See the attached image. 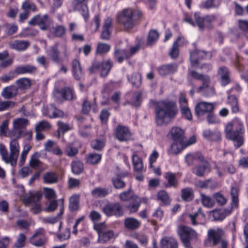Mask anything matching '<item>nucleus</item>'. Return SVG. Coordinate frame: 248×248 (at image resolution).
I'll use <instances>...</instances> for the list:
<instances>
[{"label":"nucleus","mask_w":248,"mask_h":248,"mask_svg":"<svg viewBox=\"0 0 248 248\" xmlns=\"http://www.w3.org/2000/svg\"><path fill=\"white\" fill-rule=\"evenodd\" d=\"M10 48L17 51H23L26 49L30 46V42L28 41L16 40L8 43Z\"/></svg>","instance_id":"nucleus-20"},{"label":"nucleus","mask_w":248,"mask_h":248,"mask_svg":"<svg viewBox=\"0 0 248 248\" xmlns=\"http://www.w3.org/2000/svg\"><path fill=\"white\" fill-rule=\"evenodd\" d=\"M142 16L141 12L138 10L124 9L118 14L117 21L125 30H130L136 25Z\"/></svg>","instance_id":"nucleus-2"},{"label":"nucleus","mask_w":248,"mask_h":248,"mask_svg":"<svg viewBox=\"0 0 248 248\" xmlns=\"http://www.w3.org/2000/svg\"><path fill=\"white\" fill-rule=\"evenodd\" d=\"M112 62L108 60L105 62L101 63V76L102 77H106L109 72L111 67L112 66Z\"/></svg>","instance_id":"nucleus-54"},{"label":"nucleus","mask_w":248,"mask_h":248,"mask_svg":"<svg viewBox=\"0 0 248 248\" xmlns=\"http://www.w3.org/2000/svg\"><path fill=\"white\" fill-rule=\"evenodd\" d=\"M161 248H178L177 241L172 237H165L161 240Z\"/></svg>","instance_id":"nucleus-30"},{"label":"nucleus","mask_w":248,"mask_h":248,"mask_svg":"<svg viewBox=\"0 0 248 248\" xmlns=\"http://www.w3.org/2000/svg\"><path fill=\"white\" fill-rule=\"evenodd\" d=\"M155 111L156 123L159 126L169 124L178 112L176 103L169 100L157 102Z\"/></svg>","instance_id":"nucleus-1"},{"label":"nucleus","mask_w":248,"mask_h":248,"mask_svg":"<svg viewBox=\"0 0 248 248\" xmlns=\"http://www.w3.org/2000/svg\"><path fill=\"white\" fill-rule=\"evenodd\" d=\"M202 165H197L192 169V172L198 176L202 177L207 170L209 171V164L207 162H203Z\"/></svg>","instance_id":"nucleus-34"},{"label":"nucleus","mask_w":248,"mask_h":248,"mask_svg":"<svg viewBox=\"0 0 248 248\" xmlns=\"http://www.w3.org/2000/svg\"><path fill=\"white\" fill-rule=\"evenodd\" d=\"M72 172L75 174L81 173L84 169L83 164L79 160L74 161L71 164Z\"/></svg>","instance_id":"nucleus-53"},{"label":"nucleus","mask_w":248,"mask_h":248,"mask_svg":"<svg viewBox=\"0 0 248 248\" xmlns=\"http://www.w3.org/2000/svg\"><path fill=\"white\" fill-rule=\"evenodd\" d=\"M29 165L31 167L34 168L41 166V162L38 159V153H34L31 157L29 162Z\"/></svg>","instance_id":"nucleus-58"},{"label":"nucleus","mask_w":248,"mask_h":248,"mask_svg":"<svg viewBox=\"0 0 248 248\" xmlns=\"http://www.w3.org/2000/svg\"><path fill=\"white\" fill-rule=\"evenodd\" d=\"M111 191V190H109L108 188L98 187L93 189L92 191L91 194L93 198H102L107 196Z\"/></svg>","instance_id":"nucleus-36"},{"label":"nucleus","mask_w":248,"mask_h":248,"mask_svg":"<svg viewBox=\"0 0 248 248\" xmlns=\"http://www.w3.org/2000/svg\"><path fill=\"white\" fill-rule=\"evenodd\" d=\"M132 162L134 170L137 172L142 171L144 170L142 160L137 155H132Z\"/></svg>","instance_id":"nucleus-41"},{"label":"nucleus","mask_w":248,"mask_h":248,"mask_svg":"<svg viewBox=\"0 0 248 248\" xmlns=\"http://www.w3.org/2000/svg\"><path fill=\"white\" fill-rule=\"evenodd\" d=\"M238 27L242 31L245 36L248 33V21L246 20H239Z\"/></svg>","instance_id":"nucleus-64"},{"label":"nucleus","mask_w":248,"mask_h":248,"mask_svg":"<svg viewBox=\"0 0 248 248\" xmlns=\"http://www.w3.org/2000/svg\"><path fill=\"white\" fill-rule=\"evenodd\" d=\"M72 67L75 78L77 80L80 79L83 77V73L79 61L76 59L74 60L72 63Z\"/></svg>","instance_id":"nucleus-27"},{"label":"nucleus","mask_w":248,"mask_h":248,"mask_svg":"<svg viewBox=\"0 0 248 248\" xmlns=\"http://www.w3.org/2000/svg\"><path fill=\"white\" fill-rule=\"evenodd\" d=\"M22 132L21 131L19 130L18 129H16L14 126L13 129L10 130L6 137H9L12 139H16V140H18L21 137V135Z\"/></svg>","instance_id":"nucleus-62"},{"label":"nucleus","mask_w":248,"mask_h":248,"mask_svg":"<svg viewBox=\"0 0 248 248\" xmlns=\"http://www.w3.org/2000/svg\"><path fill=\"white\" fill-rule=\"evenodd\" d=\"M63 212V204L62 202L61 206L60 212L56 217H43L42 218V221L44 223L54 224L59 221L60 217L62 215Z\"/></svg>","instance_id":"nucleus-40"},{"label":"nucleus","mask_w":248,"mask_h":248,"mask_svg":"<svg viewBox=\"0 0 248 248\" xmlns=\"http://www.w3.org/2000/svg\"><path fill=\"white\" fill-rule=\"evenodd\" d=\"M186 147V141L173 140L170 152L171 154L177 155Z\"/></svg>","instance_id":"nucleus-24"},{"label":"nucleus","mask_w":248,"mask_h":248,"mask_svg":"<svg viewBox=\"0 0 248 248\" xmlns=\"http://www.w3.org/2000/svg\"><path fill=\"white\" fill-rule=\"evenodd\" d=\"M207 52L204 51L195 50L190 53V60L192 66H195L198 61L205 58Z\"/></svg>","instance_id":"nucleus-21"},{"label":"nucleus","mask_w":248,"mask_h":248,"mask_svg":"<svg viewBox=\"0 0 248 248\" xmlns=\"http://www.w3.org/2000/svg\"><path fill=\"white\" fill-rule=\"evenodd\" d=\"M106 142V139L104 136L92 140L91 142V146L93 149L97 151H102L104 148Z\"/></svg>","instance_id":"nucleus-26"},{"label":"nucleus","mask_w":248,"mask_h":248,"mask_svg":"<svg viewBox=\"0 0 248 248\" xmlns=\"http://www.w3.org/2000/svg\"><path fill=\"white\" fill-rule=\"evenodd\" d=\"M19 148L18 140L16 139L11 140L9 143V153L5 146L0 145V155L2 160L13 166L16 165L19 154Z\"/></svg>","instance_id":"nucleus-4"},{"label":"nucleus","mask_w":248,"mask_h":248,"mask_svg":"<svg viewBox=\"0 0 248 248\" xmlns=\"http://www.w3.org/2000/svg\"><path fill=\"white\" fill-rule=\"evenodd\" d=\"M62 98L65 100H71L73 99V93L72 89L68 87H65L61 91Z\"/></svg>","instance_id":"nucleus-60"},{"label":"nucleus","mask_w":248,"mask_h":248,"mask_svg":"<svg viewBox=\"0 0 248 248\" xmlns=\"http://www.w3.org/2000/svg\"><path fill=\"white\" fill-rule=\"evenodd\" d=\"M79 197L78 195L72 196L69 200V208L70 211H74L78 208Z\"/></svg>","instance_id":"nucleus-57"},{"label":"nucleus","mask_w":248,"mask_h":248,"mask_svg":"<svg viewBox=\"0 0 248 248\" xmlns=\"http://www.w3.org/2000/svg\"><path fill=\"white\" fill-rule=\"evenodd\" d=\"M78 152L77 148L73 145V143H68L66 145L64 148V153L69 157H73Z\"/></svg>","instance_id":"nucleus-49"},{"label":"nucleus","mask_w":248,"mask_h":248,"mask_svg":"<svg viewBox=\"0 0 248 248\" xmlns=\"http://www.w3.org/2000/svg\"><path fill=\"white\" fill-rule=\"evenodd\" d=\"M43 178L44 183L49 184H56L59 181L58 175L53 171L46 172L43 175Z\"/></svg>","instance_id":"nucleus-33"},{"label":"nucleus","mask_w":248,"mask_h":248,"mask_svg":"<svg viewBox=\"0 0 248 248\" xmlns=\"http://www.w3.org/2000/svg\"><path fill=\"white\" fill-rule=\"evenodd\" d=\"M102 211L107 216L120 217L124 213L123 207L118 202L110 203L105 205Z\"/></svg>","instance_id":"nucleus-8"},{"label":"nucleus","mask_w":248,"mask_h":248,"mask_svg":"<svg viewBox=\"0 0 248 248\" xmlns=\"http://www.w3.org/2000/svg\"><path fill=\"white\" fill-rule=\"evenodd\" d=\"M165 178L167 181V183L165 184V187H176L178 185V180L175 174L171 172H167L165 174Z\"/></svg>","instance_id":"nucleus-32"},{"label":"nucleus","mask_w":248,"mask_h":248,"mask_svg":"<svg viewBox=\"0 0 248 248\" xmlns=\"http://www.w3.org/2000/svg\"><path fill=\"white\" fill-rule=\"evenodd\" d=\"M17 92V88L15 85H11L3 89L1 95L5 99H11L16 96Z\"/></svg>","instance_id":"nucleus-22"},{"label":"nucleus","mask_w":248,"mask_h":248,"mask_svg":"<svg viewBox=\"0 0 248 248\" xmlns=\"http://www.w3.org/2000/svg\"><path fill=\"white\" fill-rule=\"evenodd\" d=\"M46 239L45 237L44 230L40 229L30 238L31 243L36 247H41L46 242Z\"/></svg>","instance_id":"nucleus-13"},{"label":"nucleus","mask_w":248,"mask_h":248,"mask_svg":"<svg viewBox=\"0 0 248 248\" xmlns=\"http://www.w3.org/2000/svg\"><path fill=\"white\" fill-rule=\"evenodd\" d=\"M112 19L110 17H108L104 24L103 31L100 35V38L103 40H108L110 38V31L109 29L111 26Z\"/></svg>","instance_id":"nucleus-23"},{"label":"nucleus","mask_w":248,"mask_h":248,"mask_svg":"<svg viewBox=\"0 0 248 248\" xmlns=\"http://www.w3.org/2000/svg\"><path fill=\"white\" fill-rule=\"evenodd\" d=\"M215 105L213 103L201 102L195 106V113L198 117H202L206 114L213 111Z\"/></svg>","instance_id":"nucleus-12"},{"label":"nucleus","mask_w":248,"mask_h":248,"mask_svg":"<svg viewBox=\"0 0 248 248\" xmlns=\"http://www.w3.org/2000/svg\"><path fill=\"white\" fill-rule=\"evenodd\" d=\"M204 157L200 152L189 153L185 156V161L188 166H192L197 161L203 162Z\"/></svg>","instance_id":"nucleus-16"},{"label":"nucleus","mask_w":248,"mask_h":248,"mask_svg":"<svg viewBox=\"0 0 248 248\" xmlns=\"http://www.w3.org/2000/svg\"><path fill=\"white\" fill-rule=\"evenodd\" d=\"M26 239L25 234L20 233L16 237L14 247L15 248H23L25 246Z\"/></svg>","instance_id":"nucleus-52"},{"label":"nucleus","mask_w":248,"mask_h":248,"mask_svg":"<svg viewBox=\"0 0 248 248\" xmlns=\"http://www.w3.org/2000/svg\"><path fill=\"white\" fill-rule=\"evenodd\" d=\"M224 232L220 228L210 229L205 240V245L213 247L220 244L221 248H227L228 242L224 238Z\"/></svg>","instance_id":"nucleus-6"},{"label":"nucleus","mask_w":248,"mask_h":248,"mask_svg":"<svg viewBox=\"0 0 248 248\" xmlns=\"http://www.w3.org/2000/svg\"><path fill=\"white\" fill-rule=\"evenodd\" d=\"M136 196L131 188H130L128 190L121 193L119 195V198L122 201H130Z\"/></svg>","instance_id":"nucleus-46"},{"label":"nucleus","mask_w":248,"mask_h":248,"mask_svg":"<svg viewBox=\"0 0 248 248\" xmlns=\"http://www.w3.org/2000/svg\"><path fill=\"white\" fill-rule=\"evenodd\" d=\"M114 237V234L112 231H108L104 232L102 233H99L98 242L100 244H105Z\"/></svg>","instance_id":"nucleus-37"},{"label":"nucleus","mask_w":248,"mask_h":248,"mask_svg":"<svg viewBox=\"0 0 248 248\" xmlns=\"http://www.w3.org/2000/svg\"><path fill=\"white\" fill-rule=\"evenodd\" d=\"M57 125L58 126L57 132L58 137L59 138H60V132L64 133L65 132L71 130L70 126L67 124L64 123L62 122L59 121L57 123Z\"/></svg>","instance_id":"nucleus-61"},{"label":"nucleus","mask_w":248,"mask_h":248,"mask_svg":"<svg viewBox=\"0 0 248 248\" xmlns=\"http://www.w3.org/2000/svg\"><path fill=\"white\" fill-rule=\"evenodd\" d=\"M110 46L108 44L98 43L96 50V54H104L106 53L109 51Z\"/></svg>","instance_id":"nucleus-59"},{"label":"nucleus","mask_w":248,"mask_h":248,"mask_svg":"<svg viewBox=\"0 0 248 248\" xmlns=\"http://www.w3.org/2000/svg\"><path fill=\"white\" fill-rule=\"evenodd\" d=\"M231 196L232 207L237 208L238 206L239 199H238V190L236 187H232L231 190Z\"/></svg>","instance_id":"nucleus-47"},{"label":"nucleus","mask_w":248,"mask_h":248,"mask_svg":"<svg viewBox=\"0 0 248 248\" xmlns=\"http://www.w3.org/2000/svg\"><path fill=\"white\" fill-rule=\"evenodd\" d=\"M129 202V203L125 205L126 208L130 213L137 212L141 203L140 199L138 196H136Z\"/></svg>","instance_id":"nucleus-31"},{"label":"nucleus","mask_w":248,"mask_h":248,"mask_svg":"<svg viewBox=\"0 0 248 248\" xmlns=\"http://www.w3.org/2000/svg\"><path fill=\"white\" fill-rule=\"evenodd\" d=\"M188 76L202 82V85L197 89V92L198 93L207 97L214 95L215 93V89L210 86V78L208 75H203L195 71L191 70L188 71Z\"/></svg>","instance_id":"nucleus-5"},{"label":"nucleus","mask_w":248,"mask_h":248,"mask_svg":"<svg viewBox=\"0 0 248 248\" xmlns=\"http://www.w3.org/2000/svg\"><path fill=\"white\" fill-rule=\"evenodd\" d=\"M218 74L222 86H226L230 83V71L227 67L225 66L219 67L218 70Z\"/></svg>","instance_id":"nucleus-19"},{"label":"nucleus","mask_w":248,"mask_h":248,"mask_svg":"<svg viewBox=\"0 0 248 248\" xmlns=\"http://www.w3.org/2000/svg\"><path fill=\"white\" fill-rule=\"evenodd\" d=\"M102 155L101 154L97 153H91L88 155L86 162L88 164L94 165L97 164L101 160Z\"/></svg>","instance_id":"nucleus-51"},{"label":"nucleus","mask_w":248,"mask_h":248,"mask_svg":"<svg viewBox=\"0 0 248 248\" xmlns=\"http://www.w3.org/2000/svg\"><path fill=\"white\" fill-rule=\"evenodd\" d=\"M203 135L205 138L211 140H217L220 138V133L218 131H212L209 129L204 130Z\"/></svg>","instance_id":"nucleus-45"},{"label":"nucleus","mask_w":248,"mask_h":248,"mask_svg":"<svg viewBox=\"0 0 248 248\" xmlns=\"http://www.w3.org/2000/svg\"><path fill=\"white\" fill-rule=\"evenodd\" d=\"M47 116L50 118L62 117L63 113L62 111L56 108L53 105H51L47 110Z\"/></svg>","instance_id":"nucleus-42"},{"label":"nucleus","mask_w":248,"mask_h":248,"mask_svg":"<svg viewBox=\"0 0 248 248\" xmlns=\"http://www.w3.org/2000/svg\"><path fill=\"white\" fill-rule=\"evenodd\" d=\"M170 134L173 140L186 141L184 132L179 127L172 128L170 131Z\"/></svg>","instance_id":"nucleus-29"},{"label":"nucleus","mask_w":248,"mask_h":248,"mask_svg":"<svg viewBox=\"0 0 248 248\" xmlns=\"http://www.w3.org/2000/svg\"><path fill=\"white\" fill-rule=\"evenodd\" d=\"M17 74H34L37 72V68L32 65L26 64L19 65L16 68Z\"/></svg>","instance_id":"nucleus-18"},{"label":"nucleus","mask_w":248,"mask_h":248,"mask_svg":"<svg viewBox=\"0 0 248 248\" xmlns=\"http://www.w3.org/2000/svg\"><path fill=\"white\" fill-rule=\"evenodd\" d=\"M127 79L131 82L132 86L136 88H138L141 85V77L138 73H135L130 76H128Z\"/></svg>","instance_id":"nucleus-38"},{"label":"nucleus","mask_w":248,"mask_h":248,"mask_svg":"<svg viewBox=\"0 0 248 248\" xmlns=\"http://www.w3.org/2000/svg\"><path fill=\"white\" fill-rule=\"evenodd\" d=\"M115 137L120 141H127L131 138L129 128L126 126L118 124L114 130Z\"/></svg>","instance_id":"nucleus-11"},{"label":"nucleus","mask_w":248,"mask_h":248,"mask_svg":"<svg viewBox=\"0 0 248 248\" xmlns=\"http://www.w3.org/2000/svg\"><path fill=\"white\" fill-rule=\"evenodd\" d=\"M177 233L182 243L186 248H190L191 247L190 241L197 237V233L196 231L186 226H180L178 227Z\"/></svg>","instance_id":"nucleus-7"},{"label":"nucleus","mask_w":248,"mask_h":248,"mask_svg":"<svg viewBox=\"0 0 248 248\" xmlns=\"http://www.w3.org/2000/svg\"><path fill=\"white\" fill-rule=\"evenodd\" d=\"M201 202L202 205L207 208L213 207L215 204L214 200L210 196L201 193Z\"/></svg>","instance_id":"nucleus-48"},{"label":"nucleus","mask_w":248,"mask_h":248,"mask_svg":"<svg viewBox=\"0 0 248 248\" xmlns=\"http://www.w3.org/2000/svg\"><path fill=\"white\" fill-rule=\"evenodd\" d=\"M159 35V34L156 30H150L148 35L147 45L152 46L154 44L157 40Z\"/></svg>","instance_id":"nucleus-50"},{"label":"nucleus","mask_w":248,"mask_h":248,"mask_svg":"<svg viewBox=\"0 0 248 248\" xmlns=\"http://www.w3.org/2000/svg\"><path fill=\"white\" fill-rule=\"evenodd\" d=\"M128 175L126 172L117 173L111 178V182L112 186L115 189H122L126 186V183L124 180V178Z\"/></svg>","instance_id":"nucleus-14"},{"label":"nucleus","mask_w":248,"mask_h":248,"mask_svg":"<svg viewBox=\"0 0 248 248\" xmlns=\"http://www.w3.org/2000/svg\"><path fill=\"white\" fill-rule=\"evenodd\" d=\"M157 199L160 201L164 205H168L170 202L168 194L165 190H160L158 192Z\"/></svg>","instance_id":"nucleus-55"},{"label":"nucleus","mask_w":248,"mask_h":248,"mask_svg":"<svg viewBox=\"0 0 248 248\" xmlns=\"http://www.w3.org/2000/svg\"><path fill=\"white\" fill-rule=\"evenodd\" d=\"M140 222L136 218L128 217L124 220V225L129 230H135L139 227Z\"/></svg>","instance_id":"nucleus-39"},{"label":"nucleus","mask_w":248,"mask_h":248,"mask_svg":"<svg viewBox=\"0 0 248 248\" xmlns=\"http://www.w3.org/2000/svg\"><path fill=\"white\" fill-rule=\"evenodd\" d=\"M28 120L25 118H18L14 122V126L19 130L23 132L24 129L28 124Z\"/></svg>","instance_id":"nucleus-56"},{"label":"nucleus","mask_w":248,"mask_h":248,"mask_svg":"<svg viewBox=\"0 0 248 248\" xmlns=\"http://www.w3.org/2000/svg\"><path fill=\"white\" fill-rule=\"evenodd\" d=\"M17 90H27L31 86V80L28 78H21L16 81Z\"/></svg>","instance_id":"nucleus-43"},{"label":"nucleus","mask_w":248,"mask_h":248,"mask_svg":"<svg viewBox=\"0 0 248 248\" xmlns=\"http://www.w3.org/2000/svg\"><path fill=\"white\" fill-rule=\"evenodd\" d=\"M46 54L49 59L56 63L60 62V52L56 46H51L47 51Z\"/></svg>","instance_id":"nucleus-28"},{"label":"nucleus","mask_w":248,"mask_h":248,"mask_svg":"<svg viewBox=\"0 0 248 248\" xmlns=\"http://www.w3.org/2000/svg\"><path fill=\"white\" fill-rule=\"evenodd\" d=\"M184 38L182 37H179L174 42L170 52V56L172 59H176L179 55L178 47L183 45Z\"/></svg>","instance_id":"nucleus-25"},{"label":"nucleus","mask_w":248,"mask_h":248,"mask_svg":"<svg viewBox=\"0 0 248 248\" xmlns=\"http://www.w3.org/2000/svg\"><path fill=\"white\" fill-rule=\"evenodd\" d=\"M114 56L117 61L121 63L124 59L130 57L129 54L124 49H117L115 50Z\"/></svg>","instance_id":"nucleus-44"},{"label":"nucleus","mask_w":248,"mask_h":248,"mask_svg":"<svg viewBox=\"0 0 248 248\" xmlns=\"http://www.w3.org/2000/svg\"><path fill=\"white\" fill-rule=\"evenodd\" d=\"M50 23L51 21L47 15L43 16L37 15L29 21V24L32 26L38 25L42 30L46 31L49 28Z\"/></svg>","instance_id":"nucleus-9"},{"label":"nucleus","mask_w":248,"mask_h":248,"mask_svg":"<svg viewBox=\"0 0 248 248\" xmlns=\"http://www.w3.org/2000/svg\"><path fill=\"white\" fill-rule=\"evenodd\" d=\"M195 20L199 30L203 31L205 27L208 29L212 28V23L216 19L214 15H208L204 17H201L197 14H194Z\"/></svg>","instance_id":"nucleus-10"},{"label":"nucleus","mask_w":248,"mask_h":248,"mask_svg":"<svg viewBox=\"0 0 248 248\" xmlns=\"http://www.w3.org/2000/svg\"><path fill=\"white\" fill-rule=\"evenodd\" d=\"M177 69V64L173 63L161 65L158 68L157 71L160 75L165 76L174 73Z\"/></svg>","instance_id":"nucleus-17"},{"label":"nucleus","mask_w":248,"mask_h":248,"mask_svg":"<svg viewBox=\"0 0 248 248\" xmlns=\"http://www.w3.org/2000/svg\"><path fill=\"white\" fill-rule=\"evenodd\" d=\"M181 197L186 202L191 201L194 197L193 190L189 187L182 189L181 190Z\"/></svg>","instance_id":"nucleus-35"},{"label":"nucleus","mask_w":248,"mask_h":248,"mask_svg":"<svg viewBox=\"0 0 248 248\" xmlns=\"http://www.w3.org/2000/svg\"><path fill=\"white\" fill-rule=\"evenodd\" d=\"M244 131L242 123L235 118L227 124L225 128L226 136L228 139L234 141V146L239 148L244 142L242 135Z\"/></svg>","instance_id":"nucleus-3"},{"label":"nucleus","mask_w":248,"mask_h":248,"mask_svg":"<svg viewBox=\"0 0 248 248\" xmlns=\"http://www.w3.org/2000/svg\"><path fill=\"white\" fill-rule=\"evenodd\" d=\"M42 198V194L40 192H30L27 194L24 198V202L28 206H31L40 202Z\"/></svg>","instance_id":"nucleus-15"},{"label":"nucleus","mask_w":248,"mask_h":248,"mask_svg":"<svg viewBox=\"0 0 248 248\" xmlns=\"http://www.w3.org/2000/svg\"><path fill=\"white\" fill-rule=\"evenodd\" d=\"M31 149V146L30 145H27L24 147L20 155V160L19 161V164L20 166H23L24 164L27 155Z\"/></svg>","instance_id":"nucleus-63"}]
</instances>
